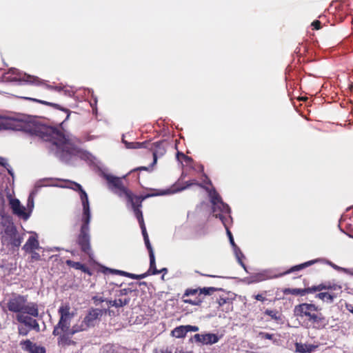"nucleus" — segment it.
I'll use <instances>...</instances> for the list:
<instances>
[{"label":"nucleus","mask_w":353,"mask_h":353,"mask_svg":"<svg viewBox=\"0 0 353 353\" xmlns=\"http://www.w3.org/2000/svg\"><path fill=\"white\" fill-rule=\"evenodd\" d=\"M16 130L38 138L50 144L54 155L63 161L70 160L74 154V148L64 132L57 127L37 121H18L14 125Z\"/></svg>","instance_id":"obj_1"},{"label":"nucleus","mask_w":353,"mask_h":353,"mask_svg":"<svg viewBox=\"0 0 353 353\" xmlns=\"http://www.w3.org/2000/svg\"><path fill=\"white\" fill-rule=\"evenodd\" d=\"M7 307L17 315L28 314L34 317L39 316L38 305L33 302L28 303L27 296L18 294L12 296L8 300Z\"/></svg>","instance_id":"obj_2"},{"label":"nucleus","mask_w":353,"mask_h":353,"mask_svg":"<svg viewBox=\"0 0 353 353\" xmlns=\"http://www.w3.org/2000/svg\"><path fill=\"white\" fill-rule=\"evenodd\" d=\"M320 310L316 305L307 303H301L294 308V312L297 316H305L310 323L318 326L323 325L325 321Z\"/></svg>","instance_id":"obj_3"},{"label":"nucleus","mask_w":353,"mask_h":353,"mask_svg":"<svg viewBox=\"0 0 353 353\" xmlns=\"http://www.w3.org/2000/svg\"><path fill=\"white\" fill-rule=\"evenodd\" d=\"M218 289L214 287L187 288L182 296V301L194 306H200L204 297L210 295Z\"/></svg>","instance_id":"obj_4"},{"label":"nucleus","mask_w":353,"mask_h":353,"mask_svg":"<svg viewBox=\"0 0 353 353\" xmlns=\"http://www.w3.org/2000/svg\"><path fill=\"white\" fill-rule=\"evenodd\" d=\"M123 142L125 143L126 148H148L152 152L153 155V162L152 163V166H153L157 163V158L164 155L166 152L167 142L165 140L159 141L155 143H139L128 142L123 139Z\"/></svg>","instance_id":"obj_5"},{"label":"nucleus","mask_w":353,"mask_h":353,"mask_svg":"<svg viewBox=\"0 0 353 353\" xmlns=\"http://www.w3.org/2000/svg\"><path fill=\"white\" fill-rule=\"evenodd\" d=\"M107 313L106 309L90 308L83 321L74 325L76 331H85L94 327L100 321L101 317Z\"/></svg>","instance_id":"obj_6"},{"label":"nucleus","mask_w":353,"mask_h":353,"mask_svg":"<svg viewBox=\"0 0 353 353\" xmlns=\"http://www.w3.org/2000/svg\"><path fill=\"white\" fill-rule=\"evenodd\" d=\"M319 285H323L325 288L316 294L315 298L321 300L327 303H332L338 295L341 292V287L336 284L321 283Z\"/></svg>","instance_id":"obj_7"},{"label":"nucleus","mask_w":353,"mask_h":353,"mask_svg":"<svg viewBox=\"0 0 353 353\" xmlns=\"http://www.w3.org/2000/svg\"><path fill=\"white\" fill-rule=\"evenodd\" d=\"M89 224L90 223H86V222H82L80 233L78 235L77 241L81 252L90 256L92 254V248L90 245V235L89 234Z\"/></svg>","instance_id":"obj_8"},{"label":"nucleus","mask_w":353,"mask_h":353,"mask_svg":"<svg viewBox=\"0 0 353 353\" xmlns=\"http://www.w3.org/2000/svg\"><path fill=\"white\" fill-rule=\"evenodd\" d=\"M104 178L108 182L109 188L119 196L125 195L128 193L129 190L123 185L121 178L106 174H104Z\"/></svg>","instance_id":"obj_9"},{"label":"nucleus","mask_w":353,"mask_h":353,"mask_svg":"<svg viewBox=\"0 0 353 353\" xmlns=\"http://www.w3.org/2000/svg\"><path fill=\"white\" fill-rule=\"evenodd\" d=\"M21 83L32 84L37 86H42L48 90L60 91L61 88L58 86H52L46 83V82L38 77L24 74L19 78Z\"/></svg>","instance_id":"obj_10"},{"label":"nucleus","mask_w":353,"mask_h":353,"mask_svg":"<svg viewBox=\"0 0 353 353\" xmlns=\"http://www.w3.org/2000/svg\"><path fill=\"white\" fill-rule=\"evenodd\" d=\"M211 196V202L212 203V210L216 214H229L230 212V207L224 203L221 199L220 195L214 190L212 193L210 194Z\"/></svg>","instance_id":"obj_11"},{"label":"nucleus","mask_w":353,"mask_h":353,"mask_svg":"<svg viewBox=\"0 0 353 353\" xmlns=\"http://www.w3.org/2000/svg\"><path fill=\"white\" fill-rule=\"evenodd\" d=\"M156 192L152 194H148L145 196H134L131 191L128 190V193L125 194L128 201L132 205V207L141 208L142 202L147 198L154 196L163 195L167 193V191L160 192L155 190Z\"/></svg>","instance_id":"obj_12"},{"label":"nucleus","mask_w":353,"mask_h":353,"mask_svg":"<svg viewBox=\"0 0 353 353\" xmlns=\"http://www.w3.org/2000/svg\"><path fill=\"white\" fill-rule=\"evenodd\" d=\"M79 332L80 331H76L74 325L69 331L63 332L62 334L60 332L57 339L58 346L61 347H65L67 346L76 345L77 343L72 339V336Z\"/></svg>","instance_id":"obj_13"},{"label":"nucleus","mask_w":353,"mask_h":353,"mask_svg":"<svg viewBox=\"0 0 353 353\" xmlns=\"http://www.w3.org/2000/svg\"><path fill=\"white\" fill-rule=\"evenodd\" d=\"M325 288L323 285H313L312 287L305 288L303 289L300 288H284L282 292L284 294H292L295 296H304L307 294H313L317 291H321L322 289Z\"/></svg>","instance_id":"obj_14"},{"label":"nucleus","mask_w":353,"mask_h":353,"mask_svg":"<svg viewBox=\"0 0 353 353\" xmlns=\"http://www.w3.org/2000/svg\"><path fill=\"white\" fill-rule=\"evenodd\" d=\"M5 234L10 239V243L14 247H19L23 241V237L19 234L16 227L13 225H8L5 229Z\"/></svg>","instance_id":"obj_15"},{"label":"nucleus","mask_w":353,"mask_h":353,"mask_svg":"<svg viewBox=\"0 0 353 353\" xmlns=\"http://www.w3.org/2000/svg\"><path fill=\"white\" fill-rule=\"evenodd\" d=\"M22 349L30 353H46V348L32 343L30 340L26 339L20 342Z\"/></svg>","instance_id":"obj_16"},{"label":"nucleus","mask_w":353,"mask_h":353,"mask_svg":"<svg viewBox=\"0 0 353 353\" xmlns=\"http://www.w3.org/2000/svg\"><path fill=\"white\" fill-rule=\"evenodd\" d=\"M16 319L18 322L24 324L36 332L40 331L39 323L36 319H32L31 316L25 314H19L16 315Z\"/></svg>","instance_id":"obj_17"},{"label":"nucleus","mask_w":353,"mask_h":353,"mask_svg":"<svg viewBox=\"0 0 353 353\" xmlns=\"http://www.w3.org/2000/svg\"><path fill=\"white\" fill-rule=\"evenodd\" d=\"M196 342L204 345H212L217 343L219 337L215 334L208 333L205 334H196L194 336Z\"/></svg>","instance_id":"obj_18"},{"label":"nucleus","mask_w":353,"mask_h":353,"mask_svg":"<svg viewBox=\"0 0 353 353\" xmlns=\"http://www.w3.org/2000/svg\"><path fill=\"white\" fill-rule=\"evenodd\" d=\"M70 318L60 316L58 323L54 327L52 334L54 336H58L60 332L69 331L71 329L70 328Z\"/></svg>","instance_id":"obj_19"},{"label":"nucleus","mask_w":353,"mask_h":353,"mask_svg":"<svg viewBox=\"0 0 353 353\" xmlns=\"http://www.w3.org/2000/svg\"><path fill=\"white\" fill-rule=\"evenodd\" d=\"M11 208L14 214L27 219L29 217V214L26 212L25 208L21 205L19 200L14 199L10 201Z\"/></svg>","instance_id":"obj_20"},{"label":"nucleus","mask_w":353,"mask_h":353,"mask_svg":"<svg viewBox=\"0 0 353 353\" xmlns=\"http://www.w3.org/2000/svg\"><path fill=\"white\" fill-rule=\"evenodd\" d=\"M216 303L223 312H228L232 310V301L228 296H220Z\"/></svg>","instance_id":"obj_21"},{"label":"nucleus","mask_w":353,"mask_h":353,"mask_svg":"<svg viewBox=\"0 0 353 353\" xmlns=\"http://www.w3.org/2000/svg\"><path fill=\"white\" fill-rule=\"evenodd\" d=\"M323 259H314V260H311V261H308L307 262H305L303 263H301V264H299V265H294L293 267H292L291 268H290L289 270H288L287 271H285V272L282 273V274H280L279 276H283V275H285V274H290V273H292L293 272H295V271H299V270H301L305 268H307L314 263H316L319 261H323Z\"/></svg>","instance_id":"obj_22"},{"label":"nucleus","mask_w":353,"mask_h":353,"mask_svg":"<svg viewBox=\"0 0 353 353\" xmlns=\"http://www.w3.org/2000/svg\"><path fill=\"white\" fill-rule=\"evenodd\" d=\"M39 246V241L37 238L34 236H30L26 243L23 246L22 249L26 252H32L33 250L38 249Z\"/></svg>","instance_id":"obj_23"},{"label":"nucleus","mask_w":353,"mask_h":353,"mask_svg":"<svg viewBox=\"0 0 353 353\" xmlns=\"http://www.w3.org/2000/svg\"><path fill=\"white\" fill-rule=\"evenodd\" d=\"M21 98H23V99H24L26 100H28V101L37 102V103H41V104H43V105H48V106L53 107V108H55L59 109V110H63V111H64L65 112H68L67 118L69 117V115H70L69 110L61 108L59 104L51 103V102H48V101H44V100H41V99L32 98V97H22Z\"/></svg>","instance_id":"obj_24"},{"label":"nucleus","mask_w":353,"mask_h":353,"mask_svg":"<svg viewBox=\"0 0 353 353\" xmlns=\"http://www.w3.org/2000/svg\"><path fill=\"white\" fill-rule=\"evenodd\" d=\"M99 353H127L125 350L113 344H105L101 347Z\"/></svg>","instance_id":"obj_25"},{"label":"nucleus","mask_w":353,"mask_h":353,"mask_svg":"<svg viewBox=\"0 0 353 353\" xmlns=\"http://www.w3.org/2000/svg\"><path fill=\"white\" fill-rule=\"evenodd\" d=\"M83 206V212L81 216V222L90 223L91 219L90 208L89 200L81 201Z\"/></svg>","instance_id":"obj_26"},{"label":"nucleus","mask_w":353,"mask_h":353,"mask_svg":"<svg viewBox=\"0 0 353 353\" xmlns=\"http://www.w3.org/2000/svg\"><path fill=\"white\" fill-rule=\"evenodd\" d=\"M65 264L72 268H74L76 270H80L83 272L88 274V275H91L92 273L90 270V269L84 264H82L80 262H75L72 260H66Z\"/></svg>","instance_id":"obj_27"},{"label":"nucleus","mask_w":353,"mask_h":353,"mask_svg":"<svg viewBox=\"0 0 353 353\" xmlns=\"http://www.w3.org/2000/svg\"><path fill=\"white\" fill-rule=\"evenodd\" d=\"M150 257V268L148 270L145 272V276L150 275H156L159 274V270L156 267L155 256L154 253L149 254Z\"/></svg>","instance_id":"obj_28"},{"label":"nucleus","mask_w":353,"mask_h":353,"mask_svg":"<svg viewBox=\"0 0 353 353\" xmlns=\"http://www.w3.org/2000/svg\"><path fill=\"white\" fill-rule=\"evenodd\" d=\"M215 217L216 218H219L221 221V222L223 223V225L225 226V228L226 229L227 234L228 236V238L230 239V244L232 245V246L233 248H236V243H235V242L234 241L232 234V232H230V230H229L228 227L226 225V223H225L226 218H225V216L223 214H215Z\"/></svg>","instance_id":"obj_29"},{"label":"nucleus","mask_w":353,"mask_h":353,"mask_svg":"<svg viewBox=\"0 0 353 353\" xmlns=\"http://www.w3.org/2000/svg\"><path fill=\"white\" fill-rule=\"evenodd\" d=\"M296 350L300 353H306V352H312L315 350L317 346L314 345H307L303 343H296Z\"/></svg>","instance_id":"obj_30"},{"label":"nucleus","mask_w":353,"mask_h":353,"mask_svg":"<svg viewBox=\"0 0 353 353\" xmlns=\"http://www.w3.org/2000/svg\"><path fill=\"white\" fill-rule=\"evenodd\" d=\"M187 334L185 325H180L172 331V336L176 338H184Z\"/></svg>","instance_id":"obj_31"},{"label":"nucleus","mask_w":353,"mask_h":353,"mask_svg":"<svg viewBox=\"0 0 353 353\" xmlns=\"http://www.w3.org/2000/svg\"><path fill=\"white\" fill-rule=\"evenodd\" d=\"M70 307L68 304L61 305L59 309L60 316L72 319L73 314L70 312Z\"/></svg>","instance_id":"obj_32"},{"label":"nucleus","mask_w":353,"mask_h":353,"mask_svg":"<svg viewBox=\"0 0 353 353\" xmlns=\"http://www.w3.org/2000/svg\"><path fill=\"white\" fill-rule=\"evenodd\" d=\"M66 182L68 183V185H65V187L71 189L74 191L79 192L83 188L79 183L75 181L67 180Z\"/></svg>","instance_id":"obj_33"},{"label":"nucleus","mask_w":353,"mask_h":353,"mask_svg":"<svg viewBox=\"0 0 353 353\" xmlns=\"http://www.w3.org/2000/svg\"><path fill=\"white\" fill-rule=\"evenodd\" d=\"M233 248L234 250L235 255H236V257L239 263L244 269H245V265L242 260V259L244 258V255H243V252L241 251V250L239 249V248L237 245H236V248Z\"/></svg>","instance_id":"obj_34"},{"label":"nucleus","mask_w":353,"mask_h":353,"mask_svg":"<svg viewBox=\"0 0 353 353\" xmlns=\"http://www.w3.org/2000/svg\"><path fill=\"white\" fill-rule=\"evenodd\" d=\"M132 209H133L134 216L137 219L139 223V224L143 223L144 219H143L142 211L141 210V208L134 207V208H132Z\"/></svg>","instance_id":"obj_35"},{"label":"nucleus","mask_w":353,"mask_h":353,"mask_svg":"<svg viewBox=\"0 0 353 353\" xmlns=\"http://www.w3.org/2000/svg\"><path fill=\"white\" fill-rule=\"evenodd\" d=\"M121 274L122 275H124L128 278L133 279H141L146 277L145 273L141 274H135L125 272H121Z\"/></svg>","instance_id":"obj_36"},{"label":"nucleus","mask_w":353,"mask_h":353,"mask_svg":"<svg viewBox=\"0 0 353 353\" xmlns=\"http://www.w3.org/2000/svg\"><path fill=\"white\" fill-rule=\"evenodd\" d=\"M115 301L117 302L116 307L118 308L128 305L130 301V299L129 297H125L123 299H115Z\"/></svg>","instance_id":"obj_37"},{"label":"nucleus","mask_w":353,"mask_h":353,"mask_svg":"<svg viewBox=\"0 0 353 353\" xmlns=\"http://www.w3.org/2000/svg\"><path fill=\"white\" fill-rule=\"evenodd\" d=\"M265 314L270 316L272 319L279 320L280 317L277 316V312L276 310L267 309L265 311Z\"/></svg>","instance_id":"obj_38"},{"label":"nucleus","mask_w":353,"mask_h":353,"mask_svg":"<svg viewBox=\"0 0 353 353\" xmlns=\"http://www.w3.org/2000/svg\"><path fill=\"white\" fill-rule=\"evenodd\" d=\"M0 165L3 166L4 168H6L7 169L8 173L11 176H13V172H12V170H10L8 168V167H10V165L6 162V160L1 157H0Z\"/></svg>","instance_id":"obj_39"},{"label":"nucleus","mask_w":353,"mask_h":353,"mask_svg":"<svg viewBox=\"0 0 353 353\" xmlns=\"http://www.w3.org/2000/svg\"><path fill=\"white\" fill-rule=\"evenodd\" d=\"M92 299L93 301L94 304L96 306L99 305L101 303H103L106 301V299H103V297L97 296H93Z\"/></svg>","instance_id":"obj_40"},{"label":"nucleus","mask_w":353,"mask_h":353,"mask_svg":"<svg viewBox=\"0 0 353 353\" xmlns=\"http://www.w3.org/2000/svg\"><path fill=\"white\" fill-rule=\"evenodd\" d=\"M259 335L262 339H268V340H272L273 339V336H274V334H270V333H267V332H260Z\"/></svg>","instance_id":"obj_41"},{"label":"nucleus","mask_w":353,"mask_h":353,"mask_svg":"<svg viewBox=\"0 0 353 353\" xmlns=\"http://www.w3.org/2000/svg\"><path fill=\"white\" fill-rule=\"evenodd\" d=\"M144 242H145V246L148 250L149 254H151V253H154L152 247L150 240H149V237L144 239Z\"/></svg>","instance_id":"obj_42"},{"label":"nucleus","mask_w":353,"mask_h":353,"mask_svg":"<svg viewBox=\"0 0 353 353\" xmlns=\"http://www.w3.org/2000/svg\"><path fill=\"white\" fill-rule=\"evenodd\" d=\"M254 278H255L254 281L256 282L263 281L268 279V277L265 276V274H263V273L256 274L254 276Z\"/></svg>","instance_id":"obj_43"},{"label":"nucleus","mask_w":353,"mask_h":353,"mask_svg":"<svg viewBox=\"0 0 353 353\" xmlns=\"http://www.w3.org/2000/svg\"><path fill=\"white\" fill-rule=\"evenodd\" d=\"M18 332H19V334H20V335L26 336L28 334L29 330L23 326H19L18 327Z\"/></svg>","instance_id":"obj_44"},{"label":"nucleus","mask_w":353,"mask_h":353,"mask_svg":"<svg viewBox=\"0 0 353 353\" xmlns=\"http://www.w3.org/2000/svg\"><path fill=\"white\" fill-rule=\"evenodd\" d=\"M78 192L79 193L81 201H85L88 199V194L83 188Z\"/></svg>","instance_id":"obj_45"},{"label":"nucleus","mask_w":353,"mask_h":353,"mask_svg":"<svg viewBox=\"0 0 353 353\" xmlns=\"http://www.w3.org/2000/svg\"><path fill=\"white\" fill-rule=\"evenodd\" d=\"M139 225H140V228L141 229V232H142V234H143V239H145V238H148V232L146 231V228H145V223L139 224Z\"/></svg>","instance_id":"obj_46"},{"label":"nucleus","mask_w":353,"mask_h":353,"mask_svg":"<svg viewBox=\"0 0 353 353\" xmlns=\"http://www.w3.org/2000/svg\"><path fill=\"white\" fill-rule=\"evenodd\" d=\"M185 330H187V333L188 332H197L199 330V327L195 325H185Z\"/></svg>","instance_id":"obj_47"},{"label":"nucleus","mask_w":353,"mask_h":353,"mask_svg":"<svg viewBox=\"0 0 353 353\" xmlns=\"http://www.w3.org/2000/svg\"><path fill=\"white\" fill-rule=\"evenodd\" d=\"M312 26L314 30H319L321 28V23L319 20H315L312 23Z\"/></svg>","instance_id":"obj_48"},{"label":"nucleus","mask_w":353,"mask_h":353,"mask_svg":"<svg viewBox=\"0 0 353 353\" xmlns=\"http://www.w3.org/2000/svg\"><path fill=\"white\" fill-rule=\"evenodd\" d=\"M28 206L33 208L34 206V197H33V192H32L28 199Z\"/></svg>","instance_id":"obj_49"},{"label":"nucleus","mask_w":353,"mask_h":353,"mask_svg":"<svg viewBox=\"0 0 353 353\" xmlns=\"http://www.w3.org/2000/svg\"><path fill=\"white\" fill-rule=\"evenodd\" d=\"M194 184H195V185H201L200 184H199V183L196 181V180L189 181H187V182H186V186H185V187H183V188H181L180 189V190H183L185 189L186 188L190 187V185H194Z\"/></svg>","instance_id":"obj_50"},{"label":"nucleus","mask_w":353,"mask_h":353,"mask_svg":"<svg viewBox=\"0 0 353 353\" xmlns=\"http://www.w3.org/2000/svg\"><path fill=\"white\" fill-rule=\"evenodd\" d=\"M32 253V259L35 260V261H39L41 259V256L39 255V253L36 252H31Z\"/></svg>","instance_id":"obj_51"},{"label":"nucleus","mask_w":353,"mask_h":353,"mask_svg":"<svg viewBox=\"0 0 353 353\" xmlns=\"http://www.w3.org/2000/svg\"><path fill=\"white\" fill-rule=\"evenodd\" d=\"M141 170L149 171L150 170V168L145 167V166H141V167H138V168L132 170L131 172L141 171Z\"/></svg>","instance_id":"obj_52"},{"label":"nucleus","mask_w":353,"mask_h":353,"mask_svg":"<svg viewBox=\"0 0 353 353\" xmlns=\"http://www.w3.org/2000/svg\"><path fill=\"white\" fill-rule=\"evenodd\" d=\"M254 299L259 301H265L266 300V298L263 296L262 294H256L254 296Z\"/></svg>","instance_id":"obj_53"},{"label":"nucleus","mask_w":353,"mask_h":353,"mask_svg":"<svg viewBox=\"0 0 353 353\" xmlns=\"http://www.w3.org/2000/svg\"><path fill=\"white\" fill-rule=\"evenodd\" d=\"M105 301L108 303L109 307H116L117 302L115 301V300H106Z\"/></svg>","instance_id":"obj_54"},{"label":"nucleus","mask_w":353,"mask_h":353,"mask_svg":"<svg viewBox=\"0 0 353 353\" xmlns=\"http://www.w3.org/2000/svg\"><path fill=\"white\" fill-rule=\"evenodd\" d=\"M345 308L351 313L353 314V305L350 303H345Z\"/></svg>","instance_id":"obj_55"},{"label":"nucleus","mask_w":353,"mask_h":353,"mask_svg":"<svg viewBox=\"0 0 353 353\" xmlns=\"http://www.w3.org/2000/svg\"><path fill=\"white\" fill-rule=\"evenodd\" d=\"M180 156V157H182L183 159H189V157L188 156H186L185 154H184L183 153H181V152H178L177 153V157L179 158Z\"/></svg>","instance_id":"obj_56"},{"label":"nucleus","mask_w":353,"mask_h":353,"mask_svg":"<svg viewBox=\"0 0 353 353\" xmlns=\"http://www.w3.org/2000/svg\"><path fill=\"white\" fill-rule=\"evenodd\" d=\"M330 266H332L334 269L335 270H339L340 268L339 266H337L336 265L334 264L333 263L330 262V261H327V262Z\"/></svg>","instance_id":"obj_57"},{"label":"nucleus","mask_w":353,"mask_h":353,"mask_svg":"<svg viewBox=\"0 0 353 353\" xmlns=\"http://www.w3.org/2000/svg\"><path fill=\"white\" fill-rule=\"evenodd\" d=\"M119 292H120L119 296L125 295L128 292V290L123 289V290H121Z\"/></svg>","instance_id":"obj_58"},{"label":"nucleus","mask_w":353,"mask_h":353,"mask_svg":"<svg viewBox=\"0 0 353 353\" xmlns=\"http://www.w3.org/2000/svg\"><path fill=\"white\" fill-rule=\"evenodd\" d=\"M163 272L164 274H166L168 272V269L166 268H163L161 270H159V274Z\"/></svg>","instance_id":"obj_59"},{"label":"nucleus","mask_w":353,"mask_h":353,"mask_svg":"<svg viewBox=\"0 0 353 353\" xmlns=\"http://www.w3.org/2000/svg\"><path fill=\"white\" fill-rule=\"evenodd\" d=\"M175 353H192V352H185V351H183V350H180L176 351Z\"/></svg>","instance_id":"obj_60"},{"label":"nucleus","mask_w":353,"mask_h":353,"mask_svg":"<svg viewBox=\"0 0 353 353\" xmlns=\"http://www.w3.org/2000/svg\"><path fill=\"white\" fill-rule=\"evenodd\" d=\"M161 353H172L170 351H165V352H162Z\"/></svg>","instance_id":"obj_61"}]
</instances>
